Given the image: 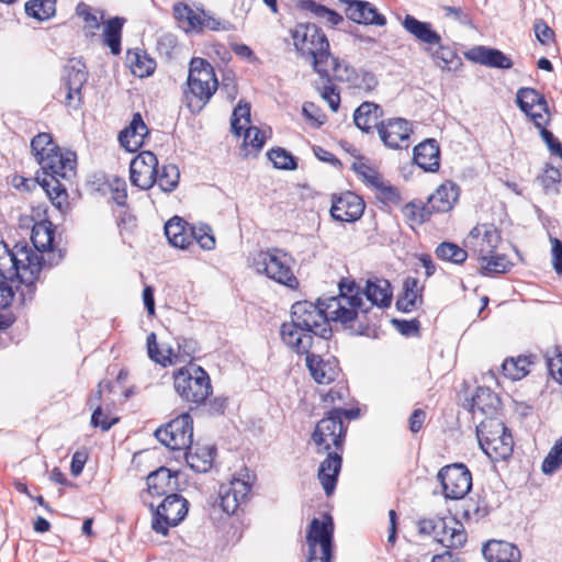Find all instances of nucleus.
<instances>
[{
  "instance_id": "obj_35",
  "label": "nucleus",
  "mask_w": 562,
  "mask_h": 562,
  "mask_svg": "<svg viewBox=\"0 0 562 562\" xmlns=\"http://www.w3.org/2000/svg\"><path fill=\"white\" fill-rule=\"evenodd\" d=\"M426 50L436 66L443 71H457L462 66V59L456 50L448 45H441V42L439 45L427 47Z\"/></svg>"
},
{
  "instance_id": "obj_9",
  "label": "nucleus",
  "mask_w": 562,
  "mask_h": 562,
  "mask_svg": "<svg viewBox=\"0 0 562 562\" xmlns=\"http://www.w3.org/2000/svg\"><path fill=\"white\" fill-rule=\"evenodd\" d=\"M346 427L344 420L339 419L338 412H329L315 426L312 434V441L317 453L338 451L341 453Z\"/></svg>"
},
{
  "instance_id": "obj_64",
  "label": "nucleus",
  "mask_w": 562,
  "mask_h": 562,
  "mask_svg": "<svg viewBox=\"0 0 562 562\" xmlns=\"http://www.w3.org/2000/svg\"><path fill=\"white\" fill-rule=\"evenodd\" d=\"M552 263L558 273H562V241L558 238H551Z\"/></svg>"
},
{
  "instance_id": "obj_51",
  "label": "nucleus",
  "mask_w": 562,
  "mask_h": 562,
  "mask_svg": "<svg viewBox=\"0 0 562 562\" xmlns=\"http://www.w3.org/2000/svg\"><path fill=\"white\" fill-rule=\"evenodd\" d=\"M180 172L176 165H164L157 168L156 183L165 192L173 191L179 183Z\"/></svg>"
},
{
  "instance_id": "obj_32",
  "label": "nucleus",
  "mask_w": 562,
  "mask_h": 562,
  "mask_svg": "<svg viewBox=\"0 0 562 562\" xmlns=\"http://www.w3.org/2000/svg\"><path fill=\"white\" fill-rule=\"evenodd\" d=\"M459 196L458 186L451 181H446L428 198L427 204L431 212H449Z\"/></svg>"
},
{
  "instance_id": "obj_16",
  "label": "nucleus",
  "mask_w": 562,
  "mask_h": 562,
  "mask_svg": "<svg viewBox=\"0 0 562 562\" xmlns=\"http://www.w3.org/2000/svg\"><path fill=\"white\" fill-rule=\"evenodd\" d=\"M155 348L156 334L150 333L147 336V352L149 358L162 367H168L190 361L198 350V345L195 340L182 339L177 342V348L168 346L165 350L166 355L164 357L158 356Z\"/></svg>"
},
{
  "instance_id": "obj_37",
  "label": "nucleus",
  "mask_w": 562,
  "mask_h": 562,
  "mask_svg": "<svg viewBox=\"0 0 562 562\" xmlns=\"http://www.w3.org/2000/svg\"><path fill=\"white\" fill-rule=\"evenodd\" d=\"M165 235L173 247L186 249L192 244L191 228L187 227V223L175 216L165 224Z\"/></svg>"
},
{
  "instance_id": "obj_36",
  "label": "nucleus",
  "mask_w": 562,
  "mask_h": 562,
  "mask_svg": "<svg viewBox=\"0 0 562 562\" xmlns=\"http://www.w3.org/2000/svg\"><path fill=\"white\" fill-rule=\"evenodd\" d=\"M513 449L514 440L510 432L493 438L486 437L482 440V450L495 461L508 459Z\"/></svg>"
},
{
  "instance_id": "obj_2",
  "label": "nucleus",
  "mask_w": 562,
  "mask_h": 562,
  "mask_svg": "<svg viewBox=\"0 0 562 562\" xmlns=\"http://www.w3.org/2000/svg\"><path fill=\"white\" fill-rule=\"evenodd\" d=\"M296 54L311 61L313 69L329 80L348 81L351 70L349 66L333 56L326 34L313 23H299L290 30Z\"/></svg>"
},
{
  "instance_id": "obj_7",
  "label": "nucleus",
  "mask_w": 562,
  "mask_h": 562,
  "mask_svg": "<svg viewBox=\"0 0 562 562\" xmlns=\"http://www.w3.org/2000/svg\"><path fill=\"white\" fill-rule=\"evenodd\" d=\"M176 393L186 402L201 404L212 392L207 372L199 366L184 367L173 374Z\"/></svg>"
},
{
  "instance_id": "obj_21",
  "label": "nucleus",
  "mask_w": 562,
  "mask_h": 562,
  "mask_svg": "<svg viewBox=\"0 0 562 562\" xmlns=\"http://www.w3.org/2000/svg\"><path fill=\"white\" fill-rule=\"evenodd\" d=\"M364 211L362 199L353 192L347 191L333 199L330 214L339 222H355Z\"/></svg>"
},
{
  "instance_id": "obj_30",
  "label": "nucleus",
  "mask_w": 562,
  "mask_h": 562,
  "mask_svg": "<svg viewBox=\"0 0 562 562\" xmlns=\"http://www.w3.org/2000/svg\"><path fill=\"white\" fill-rule=\"evenodd\" d=\"M356 289L361 297V294L364 293L371 305H375L381 308L389 307L391 305L393 292L391 283L386 279H369L367 280L366 288L362 292L357 285Z\"/></svg>"
},
{
  "instance_id": "obj_31",
  "label": "nucleus",
  "mask_w": 562,
  "mask_h": 562,
  "mask_svg": "<svg viewBox=\"0 0 562 562\" xmlns=\"http://www.w3.org/2000/svg\"><path fill=\"white\" fill-rule=\"evenodd\" d=\"M414 161L425 171L435 172L440 166V148L435 139H426L414 148Z\"/></svg>"
},
{
  "instance_id": "obj_26",
  "label": "nucleus",
  "mask_w": 562,
  "mask_h": 562,
  "mask_svg": "<svg viewBox=\"0 0 562 562\" xmlns=\"http://www.w3.org/2000/svg\"><path fill=\"white\" fill-rule=\"evenodd\" d=\"M148 132V127L143 121L140 113H134L128 126L119 135L120 144L127 151L135 153L143 146Z\"/></svg>"
},
{
  "instance_id": "obj_55",
  "label": "nucleus",
  "mask_w": 562,
  "mask_h": 562,
  "mask_svg": "<svg viewBox=\"0 0 562 562\" xmlns=\"http://www.w3.org/2000/svg\"><path fill=\"white\" fill-rule=\"evenodd\" d=\"M31 149L38 162L41 157H44L54 149H57V145L54 144L53 137L49 133H40L33 137L31 142Z\"/></svg>"
},
{
  "instance_id": "obj_41",
  "label": "nucleus",
  "mask_w": 562,
  "mask_h": 562,
  "mask_svg": "<svg viewBox=\"0 0 562 562\" xmlns=\"http://www.w3.org/2000/svg\"><path fill=\"white\" fill-rule=\"evenodd\" d=\"M33 246L42 258V252L49 249L54 241V228L50 222H40L33 226L31 236Z\"/></svg>"
},
{
  "instance_id": "obj_4",
  "label": "nucleus",
  "mask_w": 562,
  "mask_h": 562,
  "mask_svg": "<svg viewBox=\"0 0 562 562\" xmlns=\"http://www.w3.org/2000/svg\"><path fill=\"white\" fill-rule=\"evenodd\" d=\"M42 270V257L27 245H15L10 249L0 241V277L25 285L26 293L21 292L23 301L25 295L32 299L33 285Z\"/></svg>"
},
{
  "instance_id": "obj_57",
  "label": "nucleus",
  "mask_w": 562,
  "mask_h": 562,
  "mask_svg": "<svg viewBox=\"0 0 562 562\" xmlns=\"http://www.w3.org/2000/svg\"><path fill=\"white\" fill-rule=\"evenodd\" d=\"M192 240L194 239L202 249L212 250L215 248V237L207 225L191 227Z\"/></svg>"
},
{
  "instance_id": "obj_54",
  "label": "nucleus",
  "mask_w": 562,
  "mask_h": 562,
  "mask_svg": "<svg viewBox=\"0 0 562 562\" xmlns=\"http://www.w3.org/2000/svg\"><path fill=\"white\" fill-rule=\"evenodd\" d=\"M481 262V268L485 273H505L507 272L512 263L504 255H498L496 251L492 254L491 257L485 259H479Z\"/></svg>"
},
{
  "instance_id": "obj_24",
  "label": "nucleus",
  "mask_w": 562,
  "mask_h": 562,
  "mask_svg": "<svg viewBox=\"0 0 562 562\" xmlns=\"http://www.w3.org/2000/svg\"><path fill=\"white\" fill-rule=\"evenodd\" d=\"M347 4L346 14L356 23L359 24H371L378 26H384L386 19L380 14L376 8L368 1L361 0H340Z\"/></svg>"
},
{
  "instance_id": "obj_58",
  "label": "nucleus",
  "mask_w": 562,
  "mask_h": 562,
  "mask_svg": "<svg viewBox=\"0 0 562 562\" xmlns=\"http://www.w3.org/2000/svg\"><path fill=\"white\" fill-rule=\"evenodd\" d=\"M537 179L546 192L558 191L557 186L561 181V172L558 168L547 165L543 172Z\"/></svg>"
},
{
  "instance_id": "obj_10",
  "label": "nucleus",
  "mask_w": 562,
  "mask_h": 562,
  "mask_svg": "<svg viewBox=\"0 0 562 562\" xmlns=\"http://www.w3.org/2000/svg\"><path fill=\"white\" fill-rule=\"evenodd\" d=\"M231 130L234 134L244 133V146L247 150L245 156L256 155L265 145L267 135L256 126L250 125V104L239 102L233 111Z\"/></svg>"
},
{
  "instance_id": "obj_11",
  "label": "nucleus",
  "mask_w": 562,
  "mask_h": 562,
  "mask_svg": "<svg viewBox=\"0 0 562 562\" xmlns=\"http://www.w3.org/2000/svg\"><path fill=\"white\" fill-rule=\"evenodd\" d=\"M155 436L171 450H188L193 439L192 418L188 413L179 415L166 426L158 428Z\"/></svg>"
},
{
  "instance_id": "obj_1",
  "label": "nucleus",
  "mask_w": 562,
  "mask_h": 562,
  "mask_svg": "<svg viewBox=\"0 0 562 562\" xmlns=\"http://www.w3.org/2000/svg\"><path fill=\"white\" fill-rule=\"evenodd\" d=\"M369 311L366 302L359 295L353 281H341L339 294L324 300L317 304L300 301L292 305L291 319L312 335L325 337L330 331L328 323L339 322L347 325L353 322L359 313Z\"/></svg>"
},
{
  "instance_id": "obj_60",
  "label": "nucleus",
  "mask_w": 562,
  "mask_h": 562,
  "mask_svg": "<svg viewBox=\"0 0 562 562\" xmlns=\"http://www.w3.org/2000/svg\"><path fill=\"white\" fill-rule=\"evenodd\" d=\"M547 366L551 376L562 384V349L557 347L552 357H547Z\"/></svg>"
},
{
  "instance_id": "obj_46",
  "label": "nucleus",
  "mask_w": 562,
  "mask_h": 562,
  "mask_svg": "<svg viewBox=\"0 0 562 562\" xmlns=\"http://www.w3.org/2000/svg\"><path fill=\"white\" fill-rule=\"evenodd\" d=\"M468 251L454 243L443 241L437 246L435 254L443 261L462 265L468 258Z\"/></svg>"
},
{
  "instance_id": "obj_15",
  "label": "nucleus",
  "mask_w": 562,
  "mask_h": 562,
  "mask_svg": "<svg viewBox=\"0 0 562 562\" xmlns=\"http://www.w3.org/2000/svg\"><path fill=\"white\" fill-rule=\"evenodd\" d=\"M502 236L494 224L484 223L474 226L467 238L464 247L477 259L491 257L499 246Z\"/></svg>"
},
{
  "instance_id": "obj_33",
  "label": "nucleus",
  "mask_w": 562,
  "mask_h": 562,
  "mask_svg": "<svg viewBox=\"0 0 562 562\" xmlns=\"http://www.w3.org/2000/svg\"><path fill=\"white\" fill-rule=\"evenodd\" d=\"M424 285L413 277H407L403 282V291L396 301L397 310L408 313L423 303Z\"/></svg>"
},
{
  "instance_id": "obj_48",
  "label": "nucleus",
  "mask_w": 562,
  "mask_h": 562,
  "mask_svg": "<svg viewBox=\"0 0 562 562\" xmlns=\"http://www.w3.org/2000/svg\"><path fill=\"white\" fill-rule=\"evenodd\" d=\"M173 13L186 32L202 27V12L196 13L189 5L180 3L175 5Z\"/></svg>"
},
{
  "instance_id": "obj_6",
  "label": "nucleus",
  "mask_w": 562,
  "mask_h": 562,
  "mask_svg": "<svg viewBox=\"0 0 562 562\" xmlns=\"http://www.w3.org/2000/svg\"><path fill=\"white\" fill-rule=\"evenodd\" d=\"M186 98L192 111H200L218 87L213 67L203 58H192L188 76Z\"/></svg>"
},
{
  "instance_id": "obj_22",
  "label": "nucleus",
  "mask_w": 562,
  "mask_h": 562,
  "mask_svg": "<svg viewBox=\"0 0 562 562\" xmlns=\"http://www.w3.org/2000/svg\"><path fill=\"white\" fill-rule=\"evenodd\" d=\"M435 540L449 549H458L465 544L464 526L454 518H438Z\"/></svg>"
},
{
  "instance_id": "obj_39",
  "label": "nucleus",
  "mask_w": 562,
  "mask_h": 562,
  "mask_svg": "<svg viewBox=\"0 0 562 562\" xmlns=\"http://www.w3.org/2000/svg\"><path fill=\"white\" fill-rule=\"evenodd\" d=\"M188 465L199 473L207 472L215 458V449L210 446L199 447L194 451L188 449L184 453Z\"/></svg>"
},
{
  "instance_id": "obj_50",
  "label": "nucleus",
  "mask_w": 562,
  "mask_h": 562,
  "mask_svg": "<svg viewBox=\"0 0 562 562\" xmlns=\"http://www.w3.org/2000/svg\"><path fill=\"white\" fill-rule=\"evenodd\" d=\"M14 283L11 280L0 277V311L9 308L14 299ZM12 323L10 316H0V328H5Z\"/></svg>"
},
{
  "instance_id": "obj_52",
  "label": "nucleus",
  "mask_w": 562,
  "mask_h": 562,
  "mask_svg": "<svg viewBox=\"0 0 562 562\" xmlns=\"http://www.w3.org/2000/svg\"><path fill=\"white\" fill-rule=\"evenodd\" d=\"M508 432L509 431L505 425L495 418H487L476 427L477 439L481 448L482 440L486 437L493 438Z\"/></svg>"
},
{
  "instance_id": "obj_27",
  "label": "nucleus",
  "mask_w": 562,
  "mask_h": 562,
  "mask_svg": "<svg viewBox=\"0 0 562 562\" xmlns=\"http://www.w3.org/2000/svg\"><path fill=\"white\" fill-rule=\"evenodd\" d=\"M327 457L324 461L321 462L317 477L324 488V492L327 496H330L337 483L338 474L341 470V453L338 451L326 452Z\"/></svg>"
},
{
  "instance_id": "obj_53",
  "label": "nucleus",
  "mask_w": 562,
  "mask_h": 562,
  "mask_svg": "<svg viewBox=\"0 0 562 562\" xmlns=\"http://www.w3.org/2000/svg\"><path fill=\"white\" fill-rule=\"evenodd\" d=\"M562 465V437L558 439L547 457L544 458L541 470L544 474H553Z\"/></svg>"
},
{
  "instance_id": "obj_62",
  "label": "nucleus",
  "mask_w": 562,
  "mask_h": 562,
  "mask_svg": "<svg viewBox=\"0 0 562 562\" xmlns=\"http://www.w3.org/2000/svg\"><path fill=\"white\" fill-rule=\"evenodd\" d=\"M356 171L368 184L374 188H376L378 186H382V177L369 166L361 164L356 167Z\"/></svg>"
},
{
  "instance_id": "obj_47",
  "label": "nucleus",
  "mask_w": 562,
  "mask_h": 562,
  "mask_svg": "<svg viewBox=\"0 0 562 562\" xmlns=\"http://www.w3.org/2000/svg\"><path fill=\"white\" fill-rule=\"evenodd\" d=\"M56 11V0H31L25 3V12L38 21L52 18Z\"/></svg>"
},
{
  "instance_id": "obj_61",
  "label": "nucleus",
  "mask_w": 562,
  "mask_h": 562,
  "mask_svg": "<svg viewBox=\"0 0 562 562\" xmlns=\"http://www.w3.org/2000/svg\"><path fill=\"white\" fill-rule=\"evenodd\" d=\"M117 420L119 419L115 417L109 418V416L102 412L101 406H97L91 416V425L93 427L101 428L103 431L109 430L114 424L117 423Z\"/></svg>"
},
{
  "instance_id": "obj_20",
  "label": "nucleus",
  "mask_w": 562,
  "mask_h": 562,
  "mask_svg": "<svg viewBox=\"0 0 562 562\" xmlns=\"http://www.w3.org/2000/svg\"><path fill=\"white\" fill-rule=\"evenodd\" d=\"M411 123L401 117L381 122L379 126V135L384 145L394 149L408 148L411 145Z\"/></svg>"
},
{
  "instance_id": "obj_63",
  "label": "nucleus",
  "mask_w": 562,
  "mask_h": 562,
  "mask_svg": "<svg viewBox=\"0 0 562 562\" xmlns=\"http://www.w3.org/2000/svg\"><path fill=\"white\" fill-rule=\"evenodd\" d=\"M540 135L543 139V142L547 144L549 150L552 155H555L562 159V144L558 138L554 137V135L544 128V126L540 127Z\"/></svg>"
},
{
  "instance_id": "obj_25",
  "label": "nucleus",
  "mask_w": 562,
  "mask_h": 562,
  "mask_svg": "<svg viewBox=\"0 0 562 562\" xmlns=\"http://www.w3.org/2000/svg\"><path fill=\"white\" fill-rule=\"evenodd\" d=\"M282 341L293 351L297 353H310V348L313 342V335L302 328L300 324L291 319L281 326Z\"/></svg>"
},
{
  "instance_id": "obj_17",
  "label": "nucleus",
  "mask_w": 562,
  "mask_h": 562,
  "mask_svg": "<svg viewBox=\"0 0 562 562\" xmlns=\"http://www.w3.org/2000/svg\"><path fill=\"white\" fill-rule=\"evenodd\" d=\"M251 491L249 475L233 477L227 484H222L218 492L220 507L227 515H233L247 502Z\"/></svg>"
},
{
  "instance_id": "obj_14",
  "label": "nucleus",
  "mask_w": 562,
  "mask_h": 562,
  "mask_svg": "<svg viewBox=\"0 0 562 562\" xmlns=\"http://www.w3.org/2000/svg\"><path fill=\"white\" fill-rule=\"evenodd\" d=\"M88 80L86 65L80 59H71L64 67L60 92L65 93V104L77 110L82 104L81 89Z\"/></svg>"
},
{
  "instance_id": "obj_5",
  "label": "nucleus",
  "mask_w": 562,
  "mask_h": 562,
  "mask_svg": "<svg viewBox=\"0 0 562 562\" xmlns=\"http://www.w3.org/2000/svg\"><path fill=\"white\" fill-rule=\"evenodd\" d=\"M293 263L292 256L277 247L260 250L252 258V268L257 273L263 274L291 290H295L300 285L293 272Z\"/></svg>"
},
{
  "instance_id": "obj_44",
  "label": "nucleus",
  "mask_w": 562,
  "mask_h": 562,
  "mask_svg": "<svg viewBox=\"0 0 562 562\" xmlns=\"http://www.w3.org/2000/svg\"><path fill=\"white\" fill-rule=\"evenodd\" d=\"M127 61L132 72L140 78L150 76L156 68L155 60L147 56L144 52L128 50Z\"/></svg>"
},
{
  "instance_id": "obj_34",
  "label": "nucleus",
  "mask_w": 562,
  "mask_h": 562,
  "mask_svg": "<svg viewBox=\"0 0 562 562\" xmlns=\"http://www.w3.org/2000/svg\"><path fill=\"white\" fill-rule=\"evenodd\" d=\"M402 25L417 41L427 44L428 47L439 45L441 42V36L432 30L430 23L422 22L411 14L405 15Z\"/></svg>"
},
{
  "instance_id": "obj_56",
  "label": "nucleus",
  "mask_w": 562,
  "mask_h": 562,
  "mask_svg": "<svg viewBox=\"0 0 562 562\" xmlns=\"http://www.w3.org/2000/svg\"><path fill=\"white\" fill-rule=\"evenodd\" d=\"M268 157L278 169L294 170L296 168L295 158L283 148H273L268 153Z\"/></svg>"
},
{
  "instance_id": "obj_12",
  "label": "nucleus",
  "mask_w": 562,
  "mask_h": 562,
  "mask_svg": "<svg viewBox=\"0 0 562 562\" xmlns=\"http://www.w3.org/2000/svg\"><path fill=\"white\" fill-rule=\"evenodd\" d=\"M447 499H462L472 488V475L463 463L441 468L437 474Z\"/></svg>"
},
{
  "instance_id": "obj_42",
  "label": "nucleus",
  "mask_w": 562,
  "mask_h": 562,
  "mask_svg": "<svg viewBox=\"0 0 562 562\" xmlns=\"http://www.w3.org/2000/svg\"><path fill=\"white\" fill-rule=\"evenodd\" d=\"M172 480L170 471L160 468L147 476V492L153 496H161L171 490Z\"/></svg>"
},
{
  "instance_id": "obj_28",
  "label": "nucleus",
  "mask_w": 562,
  "mask_h": 562,
  "mask_svg": "<svg viewBox=\"0 0 562 562\" xmlns=\"http://www.w3.org/2000/svg\"><path fill=\"white\" fill-rule=\"evenodd\" d=\"M465 57L474 63L498 69L513 67L512 59L503 52L486 46H475L465 53Z\"/></svg>"
},
{
  "instance_id": "obj_18",
  "label": "nucleus",
  "mask_w": 562,
  "mask_h": 562,
  "mask_svg": "<svg viewBox=\"0 0 562 562\" xmlns=\"http://www.w3.org/2000/svg\"><path fill=\"white\" fill-rule=\"evenodd\" d=\"M158 159L151 151H142L131 162L130 179L133 186L147 190L156 183Z\"/></svg>"
},
{
  "instance_id": "obj_3",
  "label": "nucleus",
  "mask_w": 562,
  "mask_h": 562,
  "mask_svg": "<svg viewBox=\"0 0 562 562\" xmlns=\"http://www.w3.org/2000/svg\"><path fill=\"white\" fill-rule=\"evenodd\" d=\"M42 172L36 173V181L49 198L52 203L64 212L67 203V191L59 182V179H66L75 173L76 154L74 151H65L57 146V149L41 157L37 162Z\"/></svg>"
},
{
  "instance_id": "obj_38",
  "label": "nucleus",
  "mask_w": 562,
  "mask_h": 562,
  "mask_svg": "<svg viewBox=\"0 0 562 562\" xmlns=\"http://www.w3.org/2000/svg\"><path fill=\"white\" fill-rule=\"evenodd\" d=\"M382 109L372 102H363L353 114V122L358 128L363 132H370L372 128L380 126V117Z\"/></svg>"
},
{
  "instance_id": "obj_29",
  "label": "nucleus",
  "mask_w": 562,
  "mask_h": 562,
  "mask_svg": "<svg viewBox=\"0 0 562 562\" xmlns=\"http://www.w3.org/2000/svg\"><path fill=\"white\" fill-rule=\"evenodd\" d=\"M482 553L486 562H520L521 554L519 549L504 540H490L487 541Z\"/></svg>"
},
{
  "instance_id": "obj_49",
  "label": "nucleus",
  "mask_w": 562,
  "mask_h": 562,
  "mask_svg": "<svg viewBox=\"0 0 562 562\" xmlns=\"http://www.w3.org/2000/svg\"><path fill=\"white\" fill-rule=\"evenodd\" d=\"M498 403L497 395L487 387H479L472 397V408L483 414H491L495 411Z\"/></svg>"
},
{
  "instance_id": "obj_8",
  "label": "nucleus",
  "mask_w": 562,
  "mask_h": 562,
  "mask_svg": "<svg viewBox=\"0 0 562 562\" xmlns=\"http://www.w3.org/2000/svg\"><path fill=\"white\" fill-rule=\"evenodd\" d=\"M334 521L328 515L313 518L306 533L307 562H333Z\"/></svg>"
},
{
  "instance_id": "obj_40",
  "label": "nucleus",
  "mask_w": 562,
  "mask_h": 562,
  "mask_svg": "<svg viewBox=\"0 0 562 562\" xmlns=\"http://www.w3.org/2000/svg\"><path fill=\"white\" fill-rule=\"evenodd\" d=\"M124 22L125 20L123 18L115 16L103 24V43L109 46L113 55L121 53V37Z\"/></svg>"
},
{
  "instance_id": "obj_43",
  "label": "nucleus",
  "mask_w": 562,
  "mask_h": 562,
  "mask_svg": "<svg viewBox=\"0 0 562 562\" xmlns=\"http://www.w3.org/2000/svg\"><path fill=\"white\" fill-rule=\"evenodd\" d=\"M532 361L530 357L519 356L517 358L506 359L503 362V373L505 376L513 381H518L525 378L530 372Z\"/></svg>"
},
{
  "instance_id": "obj_19",
  "label": "nucleus",
  "mask_w": 562,
  "mask_h": 562,
  "mask_svg": "<svg viewBox=\"0 0 562 562\" xmlns=\"http://www.w3.org/2000/svg\"><path fill=\"white\" fill-rule=\"evenodd\" d=\"M517 104L537 127L547 124L548 105L544 97L532 88H520L516 94Z\"/></svg>"
},
{
  "instance_id": "obj_23",
  "label": "nucleus",
  "mask_w": 562,
  "mask_h": 562,
  "mask_svg": "<svg viewBox=\"0 0 562 562\" xmlns=\"http://www.w3.org/2000/svg\"><path fill=\"white\" fill-rule=\"evenodd\" d=\"M306 367L318 384H329L339 374L338 361L335 357L323 358L315 353H307L305 358Z\"/></svg>"
},
{
  "instance_id": "obj_45",
  "label": "nucleus",
  "mask_w": 562,
  "mask_h": 562,
  "mask_svg": "<svg viewBox=\"0 0 562 562\" xmlns=\"http://www.w3.org/2000/svg\"><path fill=\"white\" fill-rule=\"evenodd\" d=\"M402 213L409 225L414 226L428 221L432 212L427 203L412 201L402 207Z\"/></svg>"
},
{
  "instance_id": "obj_13",
  "label": "nucleus",
  "mask_w": 562,
  "mask_h": 562,
  "mask_svg": "<svg viewBox=\"0 0 562 562\" xmlns=\"http://www.w3.org/2000/svg\"><path fill=\"white\" fill-rule=\"evenodd\" d=\"M188 514V502L178 494H170L153 512L151 528L166 536L170 527L177 526Z\"/></svg>"
},
{
  "instance_id": "obj_59",
  "label": "nucleus",
  "mask_w": 562,
  "mask_h": 562,
  "mask_svg": "<svg viewBox=\"0 0 562 562\" xmlns=\"http://www.w3.org/2000/svg\"><path fill=\"white\" fill-rule=\"evenodd\" d=\"M76 13L83 20L87 29L91 31L99 29L100 19L102 15L99 18L95 13H93L90 5L85 2H79L76 7Z\"/></svg>"
}]
</instances>
